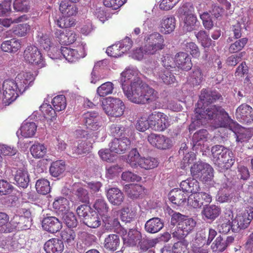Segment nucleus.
<instances>
[{
    "label": "nucleus",
    "mask_w": 253,
    "mask_h": 253,
    "mask_svg": "<svg viewBox=\"0 0 253 253\" xmlns=\"http://www.w3.org/2000/svg\"><path fill=\"white\" fill-rule=\"evenodd\" d=\"M195 117L198 120L203 119L213 120L216 128L226 127L231 119L228 114L221 106L215 105H202L199 102L195 110Z\"/></svg>",
    "instance_id": "1"
},
{
    "label": "nucleus",
    "mask_w": 253,
    "mask_h": 253,
    "mask_svg": "<svg viewBox=\"0 0 253 253\" xmlns=\"http://www.w3.org/2000/svg\"><path fill=\"white\" fill-rule=\"evenodd\" d=\"M123 91L128 100L138 104L150 103L159 98L158 92L142 80L132 84L126 91Z\"/></svg>",
    "instance_id": "2"
},
{
    "label": "nucleus",
    "mask_w": 253,
    "mask_h": 253,
    "mask_svg": "<svg viewBox=\"0 0 253 253\" xmlns=\"http://www.w3.org/2000/svg\"><path fill=\"white\" fill-rule=\"evenodd\" d=\"M170 223L177 225L175 230L171 233L173 237L181 239L187 236L194 229L196 221L192 218L182 214L179 212H174L171 215Z\"/></svg>",
    "instance_id": "3"
},
{
    "label": "nucleus",
    "mask_w": 253,
    "mask_h": 253,
    "mask_svg": "<svg viewBox=\"0 0 253 253\" xmlns=\"http://www.w3.org/2000/svg\"><path fill=\"white\" fill-rule=\"evenodd\" d=\"M211 152L214 164L220 170L230 169L235 163L233 152L222 145H217L213 146Z\"/></svg>",
    "instance_id": "4"
},
{
    "label": "nucleus",
    "mask_w": 253,
    "mask_h": 253,
    "mask_svg": "<svg viewBox=\"0 0 253 253\" xmlns=\"http://www.w3.org/2000/svg\"><path fill=\"white\" fill-rule=\"evenodd\" d=\"M145 51L147 55H154L166 46L164 37L158 32L148 34L144 38Z\"/></svg>",
    "instance_id": "5"
},
{
    "label": "nucleus",
    "mask_w": 253,
    "mask_h": 253,
    "mask_svg": "<svg viewBox=\"0 0 253 253\" xmlns=\"http://www.w3.org/2000/svg\"><path fill=\"white\" fill-rule=\"evenodd\" d=\"M53 51H56L57 55L54 58H57L60 54H62L63 57L69 62H74L78 61L81 58L84 57L86 55L85 45H79L77 49H72L67 47H61V48L57 49L53 47L52 49ZM53 58V57H52Z\"/></svg>",
    "instance_id": "6"
},
{
    "label": "nucleus",
    "mask_w": 253,
    "mask_h": 253,
    "mask_svg": "<svg viewBox=\"0 0 253 253\" xmlns=\"http://www.w3.org/2000/svg\"><path fill=\"white\" fill-rule=\"evenodd\" d=\"M103 109L108 116L120 117L124 113L125 106L120 99L109 97L102 102Z\"/></svg>",
    "instance_id": "7"
},
{
    "label": "nucleus",
    "mask_w": 253,
    "mask_h": 253,
    "mask_svg": "<svg viewBox=\"0 0 253 253\" xmlns=\"http://www.w3.org/2000/svg\"><path fill=\"white\" fill-rule=\"evenodd\" d=\"M191 174L194 178L202 181H211L213 176L212 168L209 164L202 162L194 164L191 167Z\"/></svg>",
    "instance_id": "8"
},
{
    "label": "nucleus",
    "mask_w": 253,
    "mask_h": 253,
    "mask_svg": "<svg viewBox=\"0 0 253 253\" xmlns=\"http://www.w3.org/2000/svg\"><path fill=\"white\" fill-rule=\"evenodd\" d=\"M150 128L157 131H163L170 126V118L165 113L155 111L148 116Z\"/></svg>",
    "instance_id": "9"
},
{
    "label": "nucleus",
    "mask_w": 253,
    "mask_h": 253,
    "mask_svg": "<svg viewBox=\"0 0 253 253\" xmlns=\"http://www.w3.org/2000/svg\"><path fill=\"white\" fill-rule=\"evenodd\" d=\"M25 60L33 65L42 68L45 66L44 58L40 50L35 46H28L24 51Z\"/></svg>",
    "instance_id": "10"
},
{
    "label": "nucleus",
    "mask_w": 253,
    "mask_h": 253,
    "mask_svg": "<svg viewBox=\"0 0 253 253\" xmlns=\"http://www.w3.org/2000/svg\"><path fill=\"white\" fill-rule=\"evenodd\" d=\"M216 235L217 232L215 229L210 228L208 238L204 237L203 239H201L200 237H198L195 239L192 247L193 252L194 253H208V246L210 245Z\"/></svg>",
    "instance_id": "11"
},
{
    "label": "nucleus",
    "mask_w": 253,
    "mask_h": 253,
    "mask_svg": "<svg viewBox=\"0 0 253 253\" xmlns=\"http://www.w3.org/2000/svg\"><path fill=\"white\" fill-rule=\"evenodd\" d=\"M16 84L13 80H6L3 83V94L5 101L8 104L15 101L19 94L23 93Z\"/></svg>",
    "instance_id": "12"
},
{
    "label": "nucleus",
    "mask_w": 253,
    "mask_h": 253,
    "mask_svg": "<svg viewBox=\"0 0 253 253\" xmlns=\"http://www.w3.org/2000/svg\"><path fill=\"white\" fill-rule=\"evenodd\" d=\"M141 79L139 77L138 70L133 68H126L121 74L120 82L122 89L126 91L128 87Z\"/></svg>",
    "instance_id": "13"
},
{
    "label": "nucleus",
    "mask_w": 253,
    "mask_h": 253,
    "mask_svg": "<svg viewBox=\"0 0 253 253\" xmlns=\"http://www.w3.org/2000/svg\"><path fill=\"white\" fill-rule=\"evenodd\" d=\"M211 196L206 192L194 193L187 198L188 206L193 208H200L204 205H207L211 202Z\"/></svg>",
    "instance_id": "14"
},
{
    "label": "nucleus",
    "mask_w": 253,
    "mask_h": 253,
    "mask_svg": "<svg viewBox=\"0 0 253 253\" xmlns=\"http://www.w3.org/2000/svg\"><path fill=\"white\" fill-rule=\"evenodd\" d=\"M178 12L183 19L184 28L188 32L195 30L197 19L190 9L187 6H183L179 9Z\"/></svg>",
    "instance_id": "15"
},
{
    "label": "nucleus",
    "mask_w": 253,
    "mask_h": 253,
    "mask_svg": "<svg viewBox=\"0 0 253 253\" xmlns=\"http://www.w3.org/2000/svg\"><path fill=\"white\" fill-rule=\"evenodd\" d=\"M233 214L225 213L218 220L217 230L219 233H228L230 230L233 232H238V227L233 224Z\"/></svg>",
    "instance_id": "16"
},
{
    "label": "nucleus",
    "mask_w": 253,
    "mask_h": 253,
    "mask_svg": "<svg viewBox=\"0 0 253 253\" xmlns=\"http://www.w3.org/2000/svg\"><path fill=\"white\" fill-rule=\"evenodd\" d=\"M131 141L126 137L115 138L109 143L110 152L122 154L125 153L130 147Z\"/></svg>",
    "instance_id": "17"
},
{
    "label": "nucleus",
    "mask_w": 253,
    "mask_h": 253,
    "mask_svg": "<svg viewBox=\"0 0 253 253\" xmlns=\"http://www.w3.org/2000/svg\"><path fill=\"white\" fill-rule=\"evenodd\" d=\"M86 127L92 130H98L102 126L99 113L96 111H87L83 114Z\"/></svg>",
    "instance_id": "18"
},
{
    "label": "nucleus",
    "mask_w": 253,
    "mask_h": 253,
    "mask_svg": "<svg viewBox=\"0 0 253 253\" xmlns=\"http://www.w3.org/2000/svg\"><path fill=\"white\" fill-rule=\"evenodd\" d=\"M34 80L35 77L33 73L22 72L17 75L14 81L19 88V90L23 93L32 85Z\"/></svg>",
    "instance_id": "19"
},
{
    "label": "nucleus",
    "mask_w": 253,
    "mask_h": 253,
    "mask_svg": "<svg viewBox=\"0 0 253 253\" xmlns=\"http://www.w3.org/2000/svg\"><path fill=\"white\" fill-rule=\"evenodd\" d=\"M148 141L153 146L160 149H169L172 146L171 140L161 134L151 133L148 136Z\"/></svg>",
    "instance_id": "20"
},
{
    "label": "nucleus",
    "mask_w": 253,
    "mask_h": 253,
    "mask_svg": "<svg viewBox=\"0 0 253 253\" xmlns=\"http://www.w3.org/2000/svg\"><path fill=\"white\" fill-rule=\"evenodd\" d=\"M236 117L241 122L251 123L253 121V109L246 104H242L236 109Z\"/></svg>",
    "instance_id": "21"
},
{
    "label": "nucleus",
    "mask_w": 253,
    "mask_h": 253,
    "mask_svg": "<svg viewBox=\"0 0 253 253\" xmlns=\"http://www.w3.org/2000/svg\"><path fill=\"white\" fill-rule=\"evenodd\" d=\"M202 105H210L217 100H222V97L220 93L216 90H209L203 89L200 96Z\"/></svg>",
    "instance_id": "22"
},
{
    "label": "nucleus",
    "mask_w": 253,
    "mask_h": 253,
    "mask_svg": "<svg viewBox=\"0 0 253 253\" xmlns=\"http://www.w3.org/2000/svg\"><path fill=\"white\" fill-rule=\"evenodd\" d=\"M43 229L51 233H55L62 227V222L54 216L44 217L42 221Z\"/></svg>",
    "instance_id": "23"
},
{
    "label": "nucleus",
    "mask_w": 253,
    "mask_h": 253,
    "mask_svg": "<svg viewBox=\"0 0 253 253\" xmlns=\"http://www.w3.org/2000/svg\"><path fill=\"white\" fill-rule=\"evenodd\" d=\"M106 196L108 201L114 206H120L125 199L123 193L117 187L109 188L106 192Z\"/></svg>",
    "instance_id": "24"
},
{
    "label": "nucleus",
    "mask_w": 253,
    "mask_h": 253,
    "mask_svg": "<svg viewBox=\"0 0 253 253\" xmlns=\"http://www.w3.org/2000/svg\"><path fill=\"white\" fill-rule=\"evenodd\" d=\"M123 232V239L125 244L129 246H134L141 239V233L136 229H130L127 234L124 228L121 229Z\"/></svg>",
    "instance_id": "25"
},
{
    "label": "nucleus",
    "mask_w": 253,
    "mask_h": 253,
    "mask_svg": "<svg viewBox=\"0 0 253 253\" xmlns=\"http://www.w3.org/2000/svg\"><path fill=\"white\" fill-rule=\"evenodd\" d=\"M174 61L177 68L183 70L189 71L192 67L190 57L184 52L177 53L175 56Z\"/></svg>",
    "instance_id": "26"
},
{
    "label": "nucleus",
    "mask_w": 253,
    "mask_h": 253,
    "mask_svg": "<svg viewBox=\"0 0 253 253\" xmlns=\"http://www.w3.org/2000/svg\"><path fill=\"white\" fill-rule=\"evenodd\" d=\"M43 248L46 253H62L64 246L61 240L53 238L45 243Z\"/></svg>",
    "instance_id": "27"
},
{
    "label": "nucleus",
    "mask_w": 253,
    "mask_h": 253,
    "mask_svg": "<svg viewBox=\"0 0 253 253\" xmlns=\"http://www.w3.org/2000/svg\"><path fill=\"white\" fill-rule=\"evenodd\" d=\"M21 47V41L15 38L3 41L0 46V48L3 51L9 53L17 52Z\"/></svg>",
    "instance_id": "28"
},
{
    "label": "nucleus",
    "mask_w": 253,
    "mask_h": 253,
    "mask_svg": "<svg viewBox=\"0 0 253 253\" xmlns=\"http://www.w3.org/2000/svg\"><path fill=\"white\" fill-rule=\"evenodd\" d=\"M61 242L64 243L66 246L69 248L74 247L76 242V232L70 228H66L60 232Z\"/></svg>",
    "instance_id": "29"
},
{
    "label": "nucleus",
    "mask_w": 253,
    "mask_h": 253,
    "mask_svg": "<svg viewBox=\"0 0 253 253\" xmlns=\"http://www.w3.org/2000/svg\"><path fill=\"white\" fill-rule=\"evenodd\" d=\"M164 227V222L159 217H153L146 221L144 229L149 233L154 234L160 231Z\"/></svg>",
    "instance_id": "30"
},
{
    "label": "nucleus",
    "mask_w": 253,
    "mask_h": 253,
    "mask_svg": "<svg viewBox=\"0 0 253 253\" xmlns=\"http://www.w3.org/2000/svg\"><path fill=\"white\" fill-rule=\"evenodd\" d=\"M187 194L181 189H174L169 194V200L174 204L180 206L187 199Z\"/></svg>",
    "instance_id": "31"
},
{
    "label": "nucleus",
    "mask_w": 253,
    "mask_h": 253,
    "mask_svg": "<svg viewBox=\"0 0 253 253\" xmlns=\"http://www.w3.org/2000/svg\"><path fill=\"white\" fill-rule=\"evenodd\" d=\"M180 187L185 192L197 193L200 190L199 182L195 178H189L183 180L180 184Z\"/></svg>",
    "instance_id": "32"
},
{
    "label": "nucleus",
    "mask_w": 253,
    "mask_h": 253,
    "mask_svg": "<svg viewBox=\"0 0 253 253\" xmlns=\"http://www.w3.org/2000/svg\"><path fill=\"white\" fill-rule=\"evenodd\" d=\"M157 79L167 85H170L175 83L176 79L173 73L167 68L161 69L157 72Z\"/></svg>",
    "instance_id": "33"
},
{
    "label": "nucleus",
    "mask_w": 253,
    "mask_h": 253,
    "mask_svg": "<svg viewBox=\"0 0 253 253\" xmlns=\"http://www.w3.org/2000/svg\"><path fill=\"white\" fill-rule=\"evenodd\" d=\"M161 32L165 34L172 32L175 27V19L172 16H165L160 24Z\"/></svg>",
    "instance_id": "34"
},
{
    "label": "nucleus",
    "mask_w": 253,
    "mask_h": 253,
    "mask_svg": "<svg viewBox=\"0 0 253 253\" xmlns=\"http://www.w3.org/2000/svg\"><path fill=\"white\" fill-rule=\"evenodd\" d=\"M14 180L19 187L27 188L30 181L28 171L21 169H18L15 174Z\"/></svg>",
    "instance_id": "35"
},
{
    "label": "nucleus",
    "mask_w": 253,
    "mask_h": 253,
    "mask_svg": "<svg viewBox=\"0 0 253 253\" xmlns=\"http://www.w3.org/2000/svg\"><path fill=\"white\" fill-rule=\"evenodd\" d=\"M220 208L215 205H212L204 207L202 211V215L207 219L212 221L215 219L220 214Z\"/></svg>",
    "instance_id": "36"
},
{
    "label": "nucleus",
    "mask_w": 253,
    "mask_h": 253,
    "mask_svg": "<svg viewBox=\"0 0 253 253\" xmlns=\"http://www.w3.org/2000/svg\"><path fill=\"white\" fill-rule=\"evenodd\" d=\"M53 208L59 213H65L69 210V201L66 198L57 197L53 203Z\"/></svg>",
    "instance_id": "37"
},
{
    "label": "nucleus",
    "mask_w": 253,
    "mask_h": 253,
    "mask_svg": "<svg viewBox=\"0 0 253 253\" xmlns=\"http://www.w3.org/2000/svg\"><path fill=\"white\" fill-rule=\"evenodd\" d=\"M105 248L111 251H116L120 245V238L116 234L109 235L104 240Z\"/></svg>",
    "instance_id": "38"
},
{
    "label": "nucleus",
    "mask_w": 253,
    "mask_h": 253,
    "mask_svg": "<svg viewBox=\"0 0 253 253\" xmlns=\"http://www.w3.org/2000/svg\"><path fill=\"white\" fill-rule=\"evenodd\" d=\"M96 212L101 216L107 215L109 207L105 199L103 198L96 199L93 205Z\"/></svg>",
    "instance_id": "39"
},
{
    "label": "nucleus",
    "mask_w": 253,
    "mask_h": 253,
    "mask_svg": "<svg viewBox=\"0 0 253 253\" xmlns=\"http://www.w3.org/2000/svg\"><path fill=\"white\" fill-rule=\"evenodd\" d=\"M37 128L34 122H24L20 127L21 134L24 137H31L35 134Z\"/></svg>",
    "instance_id": "40"
},
{
    "label": "nucleus",
    "mask_w": 253,
    "mask_h": 253,
    "mask_svg": "<svg viewBox=\"0 0 253 253\" xmlns=\"http://www.w3.org/2000/svg\"><path fill=\"white\" fill-rule=\"evenodd\" d=\"M208 132L205 129H200L195 132L192 137L194 147L201 146L207 141Z\"/></svg>",
    "instance_id": "41"
},
{
    "label": "nucleus",
    "mask_w": 253,
    "mask_h": 253,
    "mask_svg": "<svg viewBox=\"0 0 253 253\" xmlns=\"http://www.w3.org/2000/svg\"><path fill=\"white\" fill-rule=\"evenodd\" d=\"M59 10L65 15L72 17L76 15L78 12V8L77 5L74 3H69L62 1L59 5Z\"/></svg>",
    "instance_id": "42"
},
{
    "label": "nucleus",
    "mask_w": 253,
    "mask_h": 253,
    "mask_svg": "<svg viewBox=\"0 0 253 253\" xmlns=\"http://www.w3.org/2000/svg\"><path fill=\"white\" fill-rule=\"evenodd\" d=\"M84 223L90 228H96L101 225V220L95 211H92L84 219Z\"/></svg>",
    "instance_id": "43"
},
{
    "label": "nucleus",
    "mask_w": 253,
    "mask_h": 253,
    "mask_svg": "<svg viewBox=\"0 0 253 253\" xmlns=\"http://www.w3.org/2000/svg\"><path fill=\"white\" fill-rule=\"evenodd\" d=\"M127 196L132 199H136L139 197L144 191L143 187L139 184H129L126 185Z\"/></svg>",
    "instance_id": "44"
},
{
    "label": "nucleus",
    "mask_w": 253,
    "mask_h": 253,
    "mask_svg": "<svg viewBox=\"0 0 253 253\" xmlns=\"http://www.w3.org/2000/svg\"><path fill=\"white\" fill-rule=\"evenodd\" d=\"M31 155L35 158H42L45 155L47 149L44 144L36 142L30 149Z\"/></svg>",
    "instance_id": "45"
},
{
    "label": "nucleus",
    "mask_w": 253,
    "mask_h": 253,
    "mask_svg": "<svg viewBox=\"0 0 253 253\" xmlns=\"http://www.w3.org/2000/svg\"><path fill=\"white\" fill-rule=\"evenodd\" d=\"M65 170V164L62 161L53 162L49 168L50 174L55 177L59 176Z\"/></svg>",
    "instance_id": "46"
},
{
    "label": "nucleus",
    "mask_w": 253,
    "mask_h": 253,
    "mask_svg": "<svg viewBox=\"0 0 253 253\" xmlns=\"http://www.w3.org/2000/svg\"><path fill=\"white\" fill-rule=\"evenodd\" d=\"M91 148V143L86 141L81 140L72 148L73 154L82 155L88 153Z\"/></svg>",
    "instance_id": "47"
},
{
    "label": "nucleus",
    "mask_w": 253,
    "mask_h": 253,
    "mask_svg": "<svg viewBox=\"0 0 253 253\" xmlns=\"http://www.w3.org/2000/svg\"><path fill=\"white\" fill-rule=\"evenodd\" d=\"M158 165V161L153 157H141L139 160V166L145 169H153Z\"/></svg>",
    "instance_id": "48"
},
{
    "label": "nucleus",
    "mask_w": 253,
    "mask_h": 253,
    "mask_svg": "<svg viewBox=\"0 0 253 253\" xmlns=\"http://www.w3.org/2000/svg\"><path fill=\"white\" fill-rule=\"evenodd\" d=\"M140 155L136 148L132 149L127 155L126 162L132 167L136 168L139 166Z\"/></svg>",
    "instance_id": "49"
},
{
    "label": "nucleus",
    "mask_w": 253,
    "mask_h": 253,
    "mask_svg": "<svg viewBox=\"0 0 253 253\" xmlns=\"http://www.w3.org/2000/svg\"><path fill=\"white\" fill-rule=\"evenodd\" d=\"M37 191L42 195H45L50 191L49 182L45 178H41L38 180L36 183Z\"/></svg>",
    "instance_id": "50"
},
{
    "label": "nucleus",
    "mask_w": 253,
    "mask_h": 253,
    "mask_svg": "<svg viewBox=\"0 0 253 253\" xmlns=\"http://www.w3.org/2000/svg\"><path fill=\"white\" fill-rule=\"evenodd\" d=\"M203 74L202 70L199 67H194L190 75L189 80L193 85H198L202 82Z\"/></svg>",
    "instance_id": "51"
},
{
    "label": "nucleus",
    "mask_w": 253,
    "mask_h": 253,
    "mask_svg": "<svg viewBox=\"0 0 253 253\" xmlns=\"http://www.w3.org/2000/svg\"><path fill=\"white\" fill-rule=\"evenodd\" d=\"M31 29L30 26L27 23L19 24L12 28L13 33L18 37L25 36Z\"/></svg>",
    "instance_id": "52"
},
{
    "label": "nucleus",
    "mask_w": 253,
    "mask_h": 253,
    "mask_svg": "<svg viewBox=\"0 0 253 253\" xmlns=\"http://www.w3.org/2000/svg\"><path fill=\"white\" fill-rule=\"evenodd\" d=\"M52 104L57 112L64 110L67 106L66 99L64 95H57L53 98Z\"/></svg>",
    "instance_id": "53"
},
{
    "label": "nucleus",
    "mask_w": 253,
    "mask_h": 253,
    "mask_svg": "<svg viewBox=\"0 0 253 253\" xmlns=\"http://www.w3.org/2000/svg\"><path fill=\"white\" fill-rule=\"evenodd\" d=\"M114 89V84L110 82L102 84L97 89V93L100 97H104L112 93Z\"/></svg>",
    "instance_id": "54"
},
{
    "label": "nucleus",
    "mask_w": 253,
    "mask_h": 253,
    "mask_svg": "<svg viewBox=\"0 0 253 253\" xmlns=\"http://www.w3.org/2000/svg\"><path fill=\"white\" fill-rule=\"evenodd\" d=\"M42 111L44 117L46 119L53 121L56 116V110L50 104H43L41 106Z\"/></svg>",
    "instance_id": "55"
},
{
    "label": "nucleus",
    "mask_w": 253,
    "mask_h": 253,
    "mask_svg": "<svg viewBox=\"0 0 253 253\" xmlns=\"http://www.w3.org/2000/svg\"><path fill=\"white\" fill-rule=\"evenodd\" d=\"M195 36L199 42L204 47H209L212 42L211 40L207 33L204 30H201L195 34Z\"/></svg>",
    "instance_id": "56"
},
{
    "label": "nucleus",
    "mask_w": 253,
    "mask_h": 253,
    "mask_svg": "<svg viewBox=\"0 0 253 253\" xmlns=\"http://www.w3.org/2000/svg\"><path fill=\"white\" fill-rule=\"evenodd\" d=\"M57 25L61 28H68L75 25V20L67 15L60 17L56 21Z\"/></svg>",
    "instance_id": "57"
},
{
    "label": "nucleus",
    "mask_w": 253,
    "mask_h": 253,
    "mask_svg": "<svg viewBox=\"0 0 253 253\" xmlns=\"http://www.w3.org/2000/svg\"><path fill=\"white\" fill-rule=\"evenodd\" d=\"M248 41L247 38H243L236 41L233 43H232L229 47V51L230 53H234L241 51L246 45Z\"/></svg>",
    "instance_id": "58"
},
{
    "label": "nucleus",
    "mask_w": 253,
    "mask_h": 253,
    "mask_svg": "<svg viewBox=\"0 0 253 253\" xmlns=\"http://www.w3.org/2000/svg\"><path fill=\"white\" fill-rule=\"evenodd\" d=\"M211 248L213 252H222L226 250L227 245L221 236L219 235L215 239L211 246Z\"/></svg>",
    "instance_id": "59"
},
{
    "label": "nucleus",
    "mask_w": 253,
    "mask_h": 253,
    "mask_svg": "<svg viewBox=\"0 0 253 253\" xmlns=\"http://www.w3.org/2000/svg\"><path fill=\"white\" fill-rule=\"evenodd\" d=\"M23 217L19 216H15L10 221H7L6 223V227H9L8 231H6V233H11L16 230L17 228L19 229L22 228L20 226V221L22 220Z\"/></svg>",
    "instance_id": "60"
},
{
    "label": "nucleus",
    "mask_w": 253,
    "mask_h": 253,
    "mask_svg": "<svg viewBox=\"0 0 253 253\" xmlns=\"http://www.w3.org/2000/svg\"><path fill=\"white\" fill-rule=\"evenodd\" d=\"M38 41L41 47L46 50H49L52 44L51 38L46 34L39 35Z\"/></svg>",
    "instance_id": "61"
},
{
    "label": "nucleus",
    "mask_w": 253,
    "mask_h": 253,
    "mask_svg": "<svg viewBox=\"0 0 253 253\" xmlns=\"http://www.w3.org/2000/svg\"><path fill=\"white\" fill-rule=\"evenodd\" d=\"M235 220L237 222V225H236V227H238V231L239 229L247 228L251 222L250 219H248L247 217V214L246 213L238 215Z\"/></svg>",
    "instance_id": "62"
},
{
    "label": "nucleus",
    "mask_w": 253,
    "mask_h": 253,
    "mask_svg": "<svg viewBox=\"0 0 253 253\" xmlns=\"http://www.w3.org/2000/svg\"><path fill=\"white\" fill-rule=\"evenodd\" d=\"M135 215V212L131 208L125 207L121 210V218L123 221L130 222L134 219Z\"/></svg>",
    "instance_id": "63"
},
{
    "label": "nucleus",
    "mask_w": 253,
    "mask_h": 253,
    "mask_svg": "<svg viewBox=\"0 0 253 253\" xmlns=\"http://www.w3.org/2000/svg\"><path fill=\"white\" fill-rule=\"evenodd\" d=\"M29 0H15L13 7L17 11L27 12L30 8Z\"/></svg>",
    "instance_id": "64"
}]
</instances>
